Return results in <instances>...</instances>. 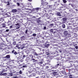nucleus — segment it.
<instances>
[{
    "instance_id": "nucleus-38",
    "label": "nucleus",
    "mask_w": 78,
    "mask_h": 78,
    "mask_svg": "<svg viewBox=\"0 0 78 78\" xmlns=\"http://www.w3.org/2000/svg\"><path fill=\"white\" fill-rule=\"evenodd\" d=\"M9 31V29H6V32H8V31Z\"/></svg>"
},
{
    "instance_id": "nucleus-24",
    "label": "nucleus",
    "mask_w": 78,
    "mask_h": 78,
    "mask_svg": "<svg viewBox=\"0 0 78 78\" xmlns=\"http://www.w3.org/2000/svg\"><path fill=\"white\" fill-rule=\"evenodd\" d=\"M2 25V27H3V28H5V27H6V26H5V24H3Z\"/></svg>"
},
{
    "instance_id": "nucleus-43",
    "label": "nucleus",
    "mask_w": 78,
    "mask_h": 78,
    "mask_svg": "<svg viewBox=\"0 0 78 78\" xmlns=\"http://www.w3.org/2000/svg\"><path fill=\"white\" fill-rule=\"evenodd\" d=\"M27 64H28V65H29L28 66H30V65H31V64H30V63H28Z\"/></svg>"
},
{
    "instance_id": "nucleus-17",
    "label": "nucleus",
    "mask_w": 78,
    "mask_h": 78,
    "mask_svg": "<svg viewBox=\"0 0 78 78\" xmlns=\"http://www.w3.org/2000/svg\"><path fill=\"white\" fill-rule=\"evenodd\" d=\"M6 58H8V59H9L10 58V56L9 55H7L6 56Z\"/></svg>"
},
{
    "instance_id": "nucleus-52",
    "label": "nucleus",
    "mask_w": 78,
    "mask_h": 78,
    "mask_svg": "<svg viewBox=\"0 0 78 78\" xmlns=\"http://www.w3.org/2000/svg\"><path fill=\"white\" fill-rule=\"evenodd\" d=\"M19 28H20V27H17V28H16V29H19Z\"/></svg>"
},
{
    "instance_id": "nucleus-12",
    "label": "nucleus",
    "mask_w": 78,
    "mask_h": 78,
    "mask_svg": "<svg viewBox=\"0 0 78 78\" xmlns=\"http://www.w3.org/2000/svg\"><path fill=\"white\" fill-rule=\"evenodd\" d=\"M57 15L58 16H61V13H60V12L57 13Z\"/></svg>"
},
{
    "instance_id": "nucleus-53",
    "label": "nucleus",
    "mask_w": 78,
    "mask_h": 78,
    "mask_svg": "<svg viewBox=\"0 0 78 78\" xmlns=\"http://www.w3.org/2000/svg\"><path fill=\"white\" fill-rule=\"evenodd\" d=\"M30 76V77H31V76Z\"/></svg>"
},
{
    "instance_id": "nucleus-64",
    "label": "nucleus",
    "mask_w": 78,
    "mask_h": 78,
    "mask_svg": "<svg viewBox=\"0 0 78 78\" xmlns=\"http://www.w3.org/2000/svg\"><path fill=\"white\" fill-rule=\"evenodd\" d=\"M55 3H56V2H55Z\"/></svg>"
},
{
    "instance_id": "nucleus-41",
    "label": "nucleus",
    "mask_w": 78,
    "mask_h": 78,
    "mask_svg": "<svg viewBox=\"0 0 78 78\" xmlns=\"http://www.w3.org/2000/svg\"><path fill=\"white\" fill-rule=\"evenodd\" d=\"M50 25L51 26H53V25H54V24L53 23H52V24H51Z\"/></svg>"
},
{
    "instance_id": "nucleus-29",
    "label": "nucleus",
    "mask_w": 78,
    "mask_h": 78,
    "mask_svg": "<svg viewBox=\"0 0 78 78\" xmlns=\"http://www.w3.org/2000/svg\"><path fill=\"white\" fill-rule=\"evenodd\" d=\"M35 9L36 11H39V8H37Z\"/></svg>"
},
{
    "instance_id": "nucleus-31",
    "label": "nucleus",
    "mask_w": 78,
    "mask_h": 78,
    "mask_svg": "<svg viewBox=\"0 0 78 78\" xmlns=\"http://www.w3.org/2000/svg\"><path fill=\"white\" fill-rule=\"evenodd\" d=\"M66 58H64L63 59V60L64 61H67V60H66Z\"/></svg>"
},
{
    "instance_id": "nucleus-39",
    "label": "nucleus",
    "mask_w": 78,
    "mask_h": 78,
    "mask_svg": "<svg viewBox=\"0 0 78 78\" xmlns=\"http://www.w3.org/2000/svg\"><path fill=\"white\" fill-rule=\"evenodd\" d=\"M75 48H76V49H78V46H75Z\"/></svg>"
},
{
    "instance_id": "nucleus-10",
    "label": "nucleus",
    "mask_w": 78,
    "mask_h": 78,
    "mask_svg": "<svg viewBox=\"0 0 78 78\" xmlns=\"http://www.w3.org/2000/svg\"><path fill=\"white\" fill-rule=\"evenodd\" d=\"M19 60V61H20L21 62H23V60H22V58H21V57H19V59H18Z\"/></svg>"
},
{
    "instance_id": "nucleus-20",
    "label": "nucleus",
    "mask_w": 78,
    "mask_h": 78,
    "mask_svg": "<svg viewBox=\"0 0 78 78\" xmlns=\"http://www.w3.org/2000/svg\"><path fill=\"white\" fill-rule=\"evenodd\" d=\"M15 73V72H12V73H11L10 74L11 76H13V73Z\"/></svg>"
},
{
    "instance_id": "nucleus-48",
    "label": "nucleus",
    "mask_w": 78,
    "mask_h": 78,
    "mask_svg": "<svg viewBox=\"0 0 78 78\" xmlns=\"http://www.w3.org/2000/svg\"><path fill=\"white\" fill-rule=\"evenodd\" d=\"M42 77H43V78H45V76H43Z\"/></svg>"
},
{
    "instance_id": "nucleus-46",
    "label": "nucleus",
    "mask_w": 78,
    "mask_h": 78,
    "mask_svg": "<svg viewBox=\"0 0 78 78\" xmlns=\"http://www.w3.org/2000/svg\"><path fill=\"white\" fill-rule=\"evenodd\" d=\"M35 55H36L37 56L38 55V54L37 53H35Z\"/></svg>"
},
{
    "instance_id": "nucleus-9",
    "label": "nucleus",
    "mask_w": 78,
    "mask_h": 78,
    "mask_svg": "<svg viewBox=\"0 0 78 78\" xmlns=\"http://www.w3.org/2000/svg\"><path fill=\"white\" fill-rule=\"evenodd\" d=\"M37 61V60H36V59H34V58H31V61H32L33 62H36Z\"/></svg>"
},
{
    "instance_id": "nucleus-49",
    "label": "nucleus",
    "mask_w": 78,
    "mask_h": 78,
    "mask_svg": "<svg viewBox=\"0 0 78 78\" xmlns=\"http://www.w3.org/2000/svg\"><path fill=\"white\" fill-rule=\"evenodd\" d=\"M46 67V68H47V69H48V68H49V67L48 66H47Z\"/></svg>"
},
{
    "instance_id": "nucleus-19",
    "label": "nucleus",
    "mask_w": 78,
    "mask_h": 78,
    "mask_svg": "<svg viewBox=\"0 0 78 78\" xmlns=\"http://www.w3.org/2000/svg\"><path fill=\"white\" fill-rule=\"evenodd\" d=\"M4 12V11H3V9H0V14H1L2 12Z\"/></svg>"
},
{
    "instance_id": "nucleus-54",
    "label": "nucleus",
    "mask_w": 78,
    "mask_h": 78,
    "mask_svg": "<svg viewBox=\"0 0 78 78\" xmlns=\"http://www.w3.org/2000/svg\"><path fill=\"white\" fill-rule=\"evenodd\" d=\"M25 55H23V57L24 58H25Z\"/></svg>"
},
{
    "instance_id": "nucleus-60",
    "label": "nucleus",
    "mask_w": 78,
    "mask_h": 78,
    "mask_svg": "<svg viewBox=\"0 0 78 78\" xmlns=\"http://www.w3.org/2000/svg\"><path fill=\"white\" fill-rule=\"evenodd\" d=\"M29 1H31V0H29Z\"/></svg>"
},
{
    "instance_id": "nucleus-47",
    "label": "nucleus",
    "mask_w": 78,
    "mask_h": 78,
    "mask_svg": "<svg viewBox=\"0 0 78 78\" xmlns=\"http://www.w3.org/2000/svg\"><path fill=\"white\" fill-rule=\"evenodd\" d=\"M19 25V23H17L16 24V25Z\"/></svg>"
},
{
    "instance_id": "nucleus-40",
    "label": "nucleus",
    "mask_w": 78,
    "mask_h": 78,
    "mask_svg": "<svg viewBox=\"0 0 78 78\" xmlns=\"http://www.w3.org/2000/svg\"><path fill=\"white\" fill-rule=\"evenodd\" d=\"M9 28H10V29L12 28V26H11Z\"/></svg>"
},
{
    "instance_id": "nucleus-4",
    "label": "nucleus",
    "mask_w": 78,
    "mask_h": 78,
    "mask_svg": "<svg viewBox=\"0 0 78 78\" xmlns=\"http://www.w3.org/2000/svg\"><path fill=\"white\" fill-rule=\"evenodd\" d=\"M59 62H58L57 63L58 64L57 65H56L55 66L53 67V68L54 69H56L57 68H58V66H59V64L58 63Z\"/></svg>"
},
{
    "instance_id": "nucleus-37",
    "label": "nucleus",
    "mask_w": 78,
    "mask_h": 78,
    "mask_svg": "<svg viewBox=\"0 0 78 78\" xmlns=\"http://www.w3.org/2000/svg\"><path fill=\"white\" fill-rule=\"evenodd\" d=\"M28 32V30H27L25 32V34H27V33Z\"/></svg>"
},
{
    "instance_id": "nucleus-59",
    "label": "nucleus",
    "mask_w": 78,
    "mask_h": 78,
    "mask_svg": "<svg viewBox=\"0 0 78 78\" xmlns=\"http://www.w3.org/2000/svg\"><path fill=\"white\" fill-rule=\"evenodd\" d=\"M9 25H10V24H8V26H9Z\"/></svg>"
},
{
    "instance_id": "nucleus-42",
    "label": "nucleus",
    "mask_w": 78,
    "mask_h": 78,
    "mask_svg": "<svg viewBox=\"0 0 78 78\" xmlns=\"http://www.w3.org/2000/svg\"><path fill=\"white\" fill-rule=\"evenodd\" d=\"M24 48V47H22L20 48V49H21V50H23V49Z\"/></svg>"
},
{
    "instance_id": "nucleus-33",
    "label": "nucleus",
    "mask_w": 78,
    "mask_h": 78,
    "mask_svg": "<svg viewBox=\"0 0 78 78\" xmlns=\"http://www.w3.org/2000/svg\"><path fill=\"white\" fill-rule=\"evenodd\" d=\"M16 4L18 6H20V4L19 2H17Z\"/></svg>"
},
{
    "instance_id": "nucleus-14",
    "label": "nucleus",
    "mask_w": 78,
    "mask_h": 78,
    "mask_svg": "<svg viewBox=\"0 0 78 78\" xmlns=\"http://www.w3.org/2000/svg\"><path fill=\"white\" fill-rule=\"evenodd\" d=\"M25 39V37L24 36H23L21 37V40H24Z\"/></svg>"
},
{
    "instance_id": "nucleus-63",
    "label": "nucleus",
    "mask_w": 78,
    "mask_h": 78,
    "mask_svg": "<svg viewBox=\"0 0 78 78\" xmlns=\"http://www.w3.org/2000/svg\"><path fill=\"white\" fill-rule=\"evenodd\" d=\"M47 78H49V77H47Z\"/></svg>"
},
{
    "instance_id": "nucleus-11",
    "label": "nucleus",
    "mask_w": 78,
    "mask_h": 78,
    "mask_svg": "<svg viewBox=\"0 0 78 78\" xmlns=\"http://www.w3.org/2000/svg\"><path fill=\"white\" fill-rule=\"evenodd\" d=\"M50 60H51V59L50 58H48L47 59V61L48 62H50Z\"/></svg>"
},
{
    "instance_id": "nucleus-23",
    "label": "nucleus",
    "mask_w": 78,
    "mask_h": 78,
    "mask_svg": "<svg viewBox=\"0 0 78 78\" xmlns=\"http://www.w3.org/2000/svg\"><path fill=\"white\" fill-rule=\"evenodd\" d=\"M13 45H16V41H14L13 43Z\"/></svg>"
},
{
    "instance_id": "nucleus-2",
    "label": "nucleus",
    "mask_w": 78,
    "mask_h": 78,
    "mask_svg": "<svg viewBox=\"0 0 78 78\" xmlns=\"http://www.w3.org/2000/svg\"><path fill=\"white\" fill-rule=\"evenodd\" d=\"M5 72V70H3L2 71V72L0 74V75L1 76H2V75H3V76H6V75H7V73H3V72Z\"/></svg>"
},
{
    "instance_id": "nucleus-27",
    "label": "nucleus",
    "mask_w": 78,
    "mask_h": 78,
    "mask_svg": "<svg viewBox=\"0 0 78 78\" xmlns=\"http://www.w3.org/2000/svg\"><path fill=\"white\" fill-rule=\"evenodd\" d=\"M30 58H31V59H32V58H33V55H30Z\"/></svg>"
},
{
    "instance_id": "nucleus-28",
    "label": "nucleus",
    "mask_w": 78,
    "mask_h": 78,
    "mask_svg": "<svg viewBox=\"0 0 78 78\" xmlns=\"http://www.w3.org/2000/svg\"><path fill=\"white\" fill-rule=\"evenodd\" d=\"M52 74H56V73H58V72H52Z\"/></svg>"
},
{
    "instance_id": "nucleus-5",
    "label": "nucleus",
    "mask_w": 78,
    "mask_h": 78,
    "mask_svg": "<svg viewBox=\"0 0 78 78\" xmlns=\"http://www.w3.org/2000/svg\"><path fill=\"white\" fill-rule=\"evenodd\" d=\"M73 67H74V68H76L75 69V70H77V71H78V67L76 66L73 65Z\"/></svg>"
},
{
    "instance_id": "nucleus-1",
    "label": "nucleus",
    "mask_w": 78,
    "mask_h": 78,
    "mask_svg": "<svg viewBox=\"0 0 78 78\" xmlns=\"http://www.w3.org/2000/svg\"><path fill=\"white\" fill-rule=\"evenodd\" d=\"M38 64H40V66H42L43 67H45L47 65V63L44 62H38Z\"/></svg>"
},
{
    "instance_id": "nucleus-25",
    "label": "nucleus",
    "mask_w": 78,
    "mask_h": 78,
    "mask_svg": "<svg viewBox=\"0 0 78 78\" xmlns=\"http://www.w3.org/2000/svg\"><path fill=\"white\" fill-rule=\"evenodd\" d=\"M63 2L64 3H67V1L66 0H63Z\"/></svg>"
},
{
    "instance_id": "nucleus-15",
    "label": "nucleus",
    "mask_w": 78,
    "mask_h": 78,
    "mask_svg": "<svg viewBox=\"0 0 78 78\" xmlns=\"http://www.w3.org/2000/svg\"><path fill=\"white\" fill-rule=\"evenodd\" d=\"M19 45L17 44L16 46L15 47V48H18V49H20V47H19Z\"/></svg>"
},
{
    "instance_id": "nucleus-3",
    "label": "nucleus",
    "mask_w": 78,
    "mask_h": 78,
    "mask_svg": "<svg viewBox=\"0 0 78 78\" xmlns=\"http://www.w3.org/2000/svg\"><path fill=\"white\" fill-rule=\"evenodd\" d=\"M12 53H13L15 55H17L18 54V53L17 52L15 51V50H13L12 51Z\"/></svg>"
},
{
    "instance_id": "nucleus-22",
    "label": "nucleus",
    "mask_w": 78,
    "mask_h": 78,
    "mask_svg": "<svg viewBox=\"0 0 78 78\" xmlns=\"http://www.w3.org/2000/svg\"><path fill=\"white\" fill-rule=\"evenodd\" d=\"M63 20L64 22L65 21H66L67 20V19L66 18H64L62 19Z\"/></svg>"
},
{
    "instance_id": "nucleus-7",
    "label": "nucleus",
    "mask_w": 78,
    "mask_h": 78,
    "mask_svg": "<svg viewBox=\"0 0 78 78\" xmlns=\"http://www.w3.org/2000/svg\"><path fill=\"white\" fill-rule=\"evenodd\" d=\"M61 74L62 75H62H64L66 74V72H65V71H62Z\"/></svg>"
},
{
    "instance_id": "nucleus-26",
    "label": "nucleus",
    "mask_w": 78,
    "mask_h": 78,
    "mask_svg": "<svg viewBox=\"0 0 78 78\" xmlns=\"http://www.w3.org/2000/svg\"><path fill=\"white\" fill-rule=\"evenodd\" d=\"M42 72H43V71H41V74H44V75L46 74V73H42Z\"/></svg>"
},
{
    "instance_id": "nucleus-61",
    "label": "nucleus",
    "mask_w": 78,
    "mask_h": 78,
    "mask_svg": "<svg viewBox=\"0 0 78 78\" xmlns=\"http://www.w3.org/2000/svg\"><path fill=\"white\" fill-rule=\"evenodd\" d=\"M6 15H7V14L6 13Z\"/></svg>"
},
{
    "instance_id": "nucleus-50",
    "label": "nucleus",
    "mask_w": 78,
    "mask_h": 78,
    "mask_svg": "<svg viewBox=\"0 0 78 78\" xmlns=\"http://www.w3.org/2000/svg\"><path fill=\"white\" fill-rule=\"evenodd\" d=\"M41 2H42V3H43V2H44V0H41Z\"/></svg>"
},
{
    "instance_id": "nucleus-36",
    "label": "nucleus",
    "mask_w": 78,
    "mask_h": 78,
    "mask_svg": "<svg viewBox=\"0 0 78 78\" xmlns=\"http://www.w3.org/2000/svg\"><path fill=\"white\" fill-rule=\"evenodd\" d=\"M44 49H42V50H41V51H43L42 53H44Z\"/></svg>"
},
{
    "instance_id": "nucleus-51",
    "label": "nucleus",
    "mask_w": 78,
    "mask_h": 78,
    "mask_svg": "<svg viewBox=\"0 0 78 78\" xmlns=\"http://www.w3.org/2000/svg\"><path fill=\"white\" fill-rule=\"evenodd\" d=\"M50 55V53H48L47 54V55Z\"/></svg>"
},
{
    "instance_id": "nucleus-21",
    "label": "nucleus",
    "mask_w": 78,
    "mask_h": 78,
    "mask_svg": "<svg viewBox=\"0 0 78 78\" xmlns=\"http://www.w3.org/2000/svg\"><path fill=\"white\" fill-rule=\"evenodd\" d=\"M69 78H74V77H73V76L72 75H70L69 76Z\"/></svg>"
},
{
    "instance_id": "nucleus-16",
    "label": "nucleus",
    "mask_w": 78,
    "mask_h": 78,
    "mask_svg": "<svg viewBox=\"0 0 78 78\" xmlns=\"http://www.w3.org/2000/svg\"><path fill=\"white\" fill-rule=\"evenodd\" d=\"M37 22L38 23H39L41 22V20H38L37 21Z\"/></svg>"
},
{
    "instance_id": "nucleus-6",
    "label": "nucleus",
    "mask_w": 78,
    "mask_h": 78,
    "mask_svg": "<svg viewBox=\"0 0 78 78\" xmlns=\"http://www.w3.org/2000/svg\"><path fill=\"white\" fill-rule=\"evenodd\" d=\"M69 33H68V32L67 31V30H66L64 32V34L65 36H67Z\"/></svg>"
},
{
    "instance_id": "nucleus-34",
    "label": "nucleus",
    "mask_w": 78,
    "mask_h": 78,
    "mask_svg": "<svg viewBox=\"0 0 78 78\" xmlns=\"http://www.w3.org/2000/svg\"><path fill=\"white\" fill-rule=\"evenodd\" d=\"M50 32H51V33H53V30L52 29L51 30Z\"/></svg>"
},
{
    "instance_id": "nucleus-62",
    "label": "nucleus",
    "mask_w": 78,
    "mask_h": 78,
    "mask_svg": "<svg viewBox=\"0 0 78 78\" xmlns=\"http://www.w3.org/2000/svg\"><path fill=\"white\" fill-rule=\"evenodd\" d=\"M8 1H9V0H7Z\"/></svg>"
},
{
    "instance_id": "nucleus-57",
    "label": "nucleus",
    "mask_w": 78,
    "mask_h": 78,
    "mask_svg": "<svg viewBox=\"0 0 78 78\" xmlns=\"http://www.w3.org/2000/svg\"><path fill=\"white\" fill-rule=\"evenodd\" d=\"M38 25H41V23H39Z\"/></svg>"
},
{
    "instance_id": "nucleus-44",
    "label": "nucleus",
    "mask_w": 78,
    "mask_h": 78,
    "mask_svg": "<svg viewBox=\"0 0 78 78\" xmlns=\"http://www.w3.org/2000/svg\"><path fill=\"white\" fill-rule=\"evenodd\" d=\"M44 30H46V27H44Z\"/></svg>"
},
{
    "instance_id": "nucleus-18",
    "label": "nucleus",
    "mask_w": 78,
    "mask_h": 78,
    "mask_svg": "<svg viewBox=\"0 0 78 78\" xmlns=\"http://www.w3.org/2000/svg\"><path fill=\"white\" fill-rule=\"evenodd\" d=\"M62 27L63 28H66V25L64 24H63L62 25Z\"/></svg>"
},
{
    "instance_id": "nucleus-30",
    "label": "nucleus",
    "mask_w": 78,
    "mask_h": 78,
    "mask_svg": "<svg viewBox=\"0 0 78 78\" xmlns=\"http://www.w3.org/2000/svg\"><path fill=\"white\" fill-rule=\"evenodd\" d=\"M19 73L20 74H22V70H20V71Z\"/></svg>"
},
{
    "instance_id": "nucleus-58",
    "label": "nucleus",
    "mask_w": 78,
    "mask_h": 78,
    "mask_svg": "<svg viewBox=\"0 0 78 78\" xmlns=\"http://www.w3.org/2000/svg\"><path fill=\"white\" fill-rule=\"evenodd\" d=\"M74 70H75V69H73V70L72 71V72H73V71Z\"/></svg>"
},
{
    "instance_id": "nucleus-35",
    "label": "nucleus",
    "mask_w": 78,
    "mask_h": 78,
    "mask_svg": "<svg viewBox=\"0 0 78 78\" xmlns=\"http://www.w3.org/2000/svg\"><path fill=\"white\" fill-rule=\"evenodd\" d=\"M27 67V66H23V68H25V67Z\"/></svg>"
},
{
    "instance_id": "nucleus-45",
    "label": "nucleus",
    "mask_w": 78,
    "mask_h": 78,
    "mask_svg": "<svg viewBox=\"0 0 78 78\" xmlns=\"http://www.w3.org/2000/svg\"><path fill=\"white\" fill-rule=\"evenodd\" d=\"M59 50V52L60 53H61V52H62V50Z\"/></svg>"
},
{
    "instance_id": "nucleus-56",
    "label": "nucleus",
    "mask_w": 78,
    "mask_h": 78,
    "mask_svg": "<svg viewBox=\"0 0 78 78\" xmlns=\"http://www.w3.org/2000/svg\"><path fill=\"white\" fill-rule=\"evenodd\" d=\"M55 32H56V31L54 32V33L53 32V33L54 34H55Z\"/></svg>"
},
{
    "instance_id": "nucleus-32",
    "label": "nucleus",
    "mask_w": 78,
    "mask_h": 78,
    "mask_svg": "<svg viewBox=\"0 0 78 78\" xmlns=\"http://www.w3.org/2000/svg\"><path fill=\"white\" fill-rule=\"evenodd\" d=\"M33 36H34V37H35V36H36V34H33Z\"/></svg>"
},
{
    "instance_id": "nucleus-8",
    "label": "nucleus",
    "mask_w": 78,
    "mask_h": 78,
    "mask_svg": "<svg viewBox=\"0 0 78 78\" xmlns=\"http://www.w3.org/2000/svg\"><path fill=\"white\" fill-rule=\"evenodd\" d=\"M17 10L16 9H13L12 11V12H14V13H16V12H17Z\"/></svg>"
},
{
    "instance_id": "nucleus-13",
    "label": "nucleus",
    "mask_w": 78,
    "mask_h": 78,
    "mask_svg": "<svg viewBox=\"0 0 78 78\" xmlns=\"http://www.w3.org/2000/svg\"><path fill=\"white\" fill-rule=\"evenodd\" d=\"M8 3L6 5L7 6H9V5H10V3H9V1H8L7 2H5V3Z\"/></svg>"
},
{
    "instance_id": "nucleus-55",
    "label": "nucleus",
    "mask_w": 78,
    "mask_h": 78,
    "mask_svg": "<svg viewBox=\"0 0 78 78\" xmlns=\"http://www.w3.org/2000/svg\"><path fill=\"white\" fill-rule=\"evenodd\" d=\"M53 74V75H56V74Z\"/></svg>"
}]
</instances>
